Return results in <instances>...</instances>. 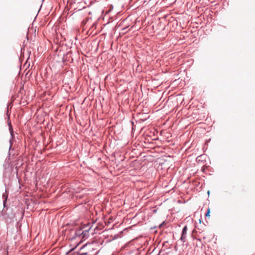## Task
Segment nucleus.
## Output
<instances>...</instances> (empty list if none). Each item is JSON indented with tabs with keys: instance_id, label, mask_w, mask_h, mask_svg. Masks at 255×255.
Instances as JSON below:
<instances>
[{
	"instance_id": "nucleus-4",
	"label": "nucleus",
	"mask_w": 255,
	"mask_h": 255,
	"mask_svg": "<svg viewBox=\"0 0 255 255\" xmlns=\"http://www.w3.org/2000/svg\"><path fill=\"white\" fill-rule=\"evenodd\" d=\"M205 216H207V212H206V213H205Z\"/></svg>"
},
{
	"instance_id": "nucleus-3",
	"label": "nucleus",
	"mask_w": 255,
	"mask_h": 255,
	"mask_svg": "<svg viewBox=\"0 0 255 255\" xmlns=\"http://www.w3.org/2000/svg\"><path fill=\"white\" fill-rule=\"evenodd\" d=\"M208 216H209L210 210L209 209H208Z\"/></svg>"
},
{
	"instance_id": "nucleus-2",
	"label": "nucleus",
	"mask_w": 255,
	"mask_h": 255,
	"mask_svg": "<svg viewBox=\"0 0 255 255\" xmlns=\"http://www.w3.org/2000/svg\"><path fill=\"white\" fill-rule=\"evenodd\" d=\"M88 247V245H85L83 246L80 249V255H86L88 254V252L87 251H83V252H82L83 250H85V249Z\"/></svg>"
},
{
	"instance_id": "nucleus-6",
	"label": "nucleus",
	"mask_w": 255,
	"mask_h": 255,
	"mask_svg": "<svg viewBox=\"0 0 255 255\" xmlns=\"http://www.w3.org/2000/svg\"><path fill=\"white\" fill-rule=\"evenodd\" d=\"M5 199H6V198H5ZM5 201H6V199H5V200H4V203Z\"/></svg>"
},
{
	"instance_id": "nucleus-5",
	"label": "nucleus",
	"mask_w": 255,
	"mask_h": 255,
	"mask_svg": "<svg viewBox=\"0 0 255 255\" xmlns=\"http://www.w3.org/2000/svg\"><path fill=\"white\" fill-rule=\"evenodd\" d=\"M208 196H209V194H210V193H209V191H208Z\"/></svg>"
},
{
	"instance_id": "nucleus-1",
	"label": "nucleus",
	"mask_w": 255,
	"mask_h": 255,
	"mask_svg": "<svg viewBox=\"0 0 255 255\" xmlns=\"http://www.w3.org/2000/svg\"><path fill=\"white\" fill-rule=\"evenodd\" d=\"M187 227L185 226L182 230V236L181 237L180 239L183 242H184L185 241L186 235L187 234Z\"/></svg>"
}]
</instances>
